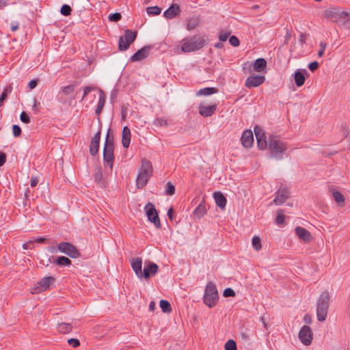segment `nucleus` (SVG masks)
I'll return each mask as SVG.
<instances>
[{"instance_id":"obj_43","label":"nucleus","mask_w":350,"mask_h":350,"mask_svg":"<svg viewBox=\"0 0 350 350\" xmlns=\"http://www.w3.org/2000/svg\"><path fill=\"white\" fill-rule=\"evenodd\" d=\"M154 124L157 126H166L167 121L163 118H157L154 120Z\"/></svg>"},{"instance_id":"obj_1","label":"nucleus","mask_w":350,"mask_h":350,"mask_svg":"<svg viewBox=\"0 0 350 350\" xmlns=\"http://www.w3.org/2000/svg\"><path fill=\"white\" fill-rule=\"evenodd\" d=\"M103 161L105 165L111 170L114 161V139L113 135L110 134V129H108L105 137L103 148Z\"/></svg>"},{"instance_id":"obj_3","label":"nucleus","mask_w":350,"mask_h":350,"mask_svg":"<svg viewBox=\"0 0 350 350\" xmlns=\"http://www.w3.org/2000/svg\"><path fill=\"white\" fill-rule=\"evenodd\" d=\"M152 174V166L150 161L144 159L142 161V167L136 180V186L137 188H143L146 185Z\"/></svg>"},{"instance_id":"obj_30","label":"nucleus","mask_w":350,"mask_h":350,"mask_svg":"<svg viewBox=\"0 0 350 350\" xmlns=\"http://www.w3.org/2000/svg\"><path fill=\"white\" fill-rule=\"evenodd\" d=\"M218 92V90L216 88H204L202 89L199 90L196 92V96H210L213 94H216Z\"/></svg>"},{"instance_id":"obj_35","label":"nucleus","mask_w":350,"mask_h":350,"mask_svg":"<svg viewBox=\"0 0 350 350\" xmlns=\"http://www.w3.org/2000/svg\"><path fill=\"white\" fill-rule=\"evenodd\" d=\"M100 142L92 141L90 145V153L92 156L97 154L99 150Z\"/></svg>"},{"instance_id":"obj_38","label":"nucleus","mask_w":350,"mask_h":350,"mask_svg":"<svg viewBox=\"0 0 350 350\" xmlns=\"http://www.w3.org/2000/svg\"><path fill=\"white\" fill-rule=\"evenodd\" d=\"M224 348L225 350H237V343L234 340L230 339L226 342Z\"/></svg>"},{"instance_id":"obj_51","label":"nucleus","mask_w":350,"mask_h":350,"mask_svg":"<svg viewBox=\"0 0 350 350\" xmlns=\"http://www.w3.org/2000/svg\"><path fill=\"white\" fill-rule=\"evenodd\" d=\"M20 119L21 122L25 124H29L31 121L28 114L25 111L21 112L20 115Z\"/></svg>"},{"instance_id":"obj_41","label":"nucleus","mask_w":350,"mask_h":350,"mask_svg":"<svg viewBox=\"0 0 350 350\" xmlns=\"http://www.w3.org/2000/svg\"><path fill=\"white\" fill-rule=\"evenodd\" d=\"M285 217L283 214V211L280 209L277 212V216L275 218V222L278 225H282L284 223Z\"/></svg>"},{"instance_id":"obj_32","label":"nucleus","mask_w":350,"mask_h":350,"mask_svg":"<svg viewBox=\"0 0 350 350\" xmlns=\"http://www.w3.org/2000/svg\"><path fill=\"white\" fill-rule=\"evenodd\" d=\"M344 28L350 29V14L345 12V16H342L338 24Z\"/></svg>"},{"instance_id":"obj_7","label":"nucleus","mask_w":350,"mask_h":350,"mask_svg":"<svg viewBox=\"0 0 350 350\" xmlns=\"http://www.w3.org/2000/svg\"><path fill=\"white\" fill-rule=\"evenodd\" d=\"M137 32L136 31H132L126 29L124 31V36H120L118 40V49L120 51H126L131 44H132L136 39Z\"/></svg>"},{"instance_id":"obj_36","label":"nucleus","mask_w":350,"mask_h":350,"mask_svg":"<svg viewBox=\"0 0 350 350\" xmlns=\"http://www.w3.org/2000/svg\"><path fill=\"white\" fill-rule=\"evenodd\" d=\"M146 12L150 16H155L159 14L161 10L158 6H150L146 8Z\"/></svg>"},{"instance_id":"obj_50","label":"nucleus","mask_w":350,"mask_h":350,"mask_svg":"<svg viewBox=\"0 0 350 350\" xmlns=\"http://www.w3.org/2000/svg\"><path fill=\"white\" fill-rule=\"evenodd\" d=\"M12 132H13V135L15 137H19L21 135V127L17 125V124H14L12 126Z\"/></svg>"},{"instance_id":"obj_18","label":"nucleus","mask_w":350,"mask_h":350,"mask_svg":"<svg viewBox=\"0 0 350 350\" xmlns=\"http://www.w3.org/2000/svg\"><path fill=\"white\" fill-rule=\"evenodd\" d=\"M242 145L245 148H250L254 142V136L251 130L243 131L241 138Z\"/></svg>"},{"instance_id":"obj_23","label":"nucleus","mask_w":350,"mask_h":350,"mask_svg":"<svg viewBox=\"0 0 350 350\" xmlns=\"http://www.w3.org/2000/svg\"><path fill=\"white\" fill-rule=\"evenodd\" d=\"M180 12V6L174 3L164 12L163 15L166 18L171 19L178 15Z\"/></svg>"},{"instance_id":"obj_59","label":"nucleus","mask_w":350,"mask_h":350,"mask_svg":"<svg viewBox=\"0 0 350 350\" xmlns=\"http://www.w3.org/2000/svg\"><path fill=\"white\" fill-rule=\"evenodd\" d=\"M7 156L3 152H0V167L3 166L6 162Z\"/></svg>"},{"instance_id":"obj_16","label":"nucleus","mask_w":350,"mask_h":350,"mask_svg":"<svg viewBox=\"0 0 350 350\" xmlns=\"http://www.w3.org/2000/svg\"><path fill=\"white\" fill-rule=\"evenodd\" d=\"M325 16L339 24L342 16H345V12L340 11L338 8H330L325 11Z\"/></svg>"},{"instance_id":"obj_20","label":"nucleus","mask_w":350,"mask_h":350,"mask_svg":"<svg viewBox=\"0 0 350 350\" xmlns=\"http://www.w3.org/2000/svg\"><path fill=\"white\" fill-rule=\"evenodd\" d=\"M308 73L306 69H297L295 70L294 73V79L295 83L297 87H301L303 85L306 81L305 75Z\"/></svg>"},{"instance_id":"obj_24","label":"nucleus","mask_w":350,"mask_h":350,"mask_svg":"<svg viewBox=\"0 0 350 350\" xmlns=\"http://www.w3.org/2000/svg\"><path fill=\"white\" fill-rule=\"evenodd\" d=\"M267 68V61L264 58L256 59L252 64V70L257 72H265Z\"/></svg>"},{"instance_id":"obj_27","label":"nucleus","mask_w":350,"mask_h":350,"mask_svg":"<svg viewBox=\"0 0 350 350\" xmlns=\"http://www.w3.org/2000/svg\"><path fill=\"white\" fill-rule=\"evenodd\" d=\"M105 103V92L102 90H99V99H98V102L96 110H95V113L96 115H99L101 113V111L104 107Z\"/></svg>"},{"instance_id":"obj_40","label":"nucleus","mask_w":350,"mask_h":350,"mask_svg":"<svg viewBox=\"0 0 350 350\" xmlns=\"http://www.w3.org/2000/svg\"><path fill=\"white\" fill-rule=\"evenodd\" d=\"M72 12V8L69 5L64 4L60 9V13L65 16H70Z\"/></svg>"},{"instance_id":"obj_44","label":"nucleus","mask_w":350,"mask_h":350,"mask_svg":"<svg viewBox=\"0 0 350 350\" xmlns=\"http://www.w3.org/2000/svg\"><path fill=\"white\" fill-rule=\"evenodd\" d=\"M108 18L110 21L118 22L121 20L122 15L119 12L111 13L108 16Z\"/></svg>"},{"instance_id":"obj_52","label":"nucleus","mask_w":350,"mask_h":350,"mask_svg":"<svg viewBox=\"0 0 350 350\" xmlns=\"http://www.w3.org/2000/svg\"><path fill=\"white\" fill-rule=\"evenodd\" d=\"M229 42L233 46H238L240 44L239 40L235 36H231L230 37Z\"/></svg>"},{"instance_id":"obj_14","label":"nucleus","mask_w":350,"mask_h":350,"mask_svg":"<svg viewBox=\"0 0 350 350\" xmlns=\"http://www.w3.org/2000/svg\"><path fill=\"white\" fill-rule=\"evenodd\" d=\"M275 197L273 202L276 205H281L284 204L286 200L290 197L289 191L287 187L281 186L275 193Z\"/></svg>"},{"instance_id":"obj_62","label":"nucleus","mask_w":350,"mask_h":350,"mask_svg":"<svg viewBox=\"0 0 350 350\" xmlns=\"http://www.w3.org/2000/svg\"><path fill=\"white\" fill-rule=\"evenodd\" d=\"M101 131L100 129L94 135V137L91 139L92 141L100 142Z\"/></svg>"},{"instance_id":"obj_55","label":"nucleus","mask_w":350,"mask_h":350,"mask_svg":"<svg viewBox=\"0 0 350 350\" xmlns=\"http://www.w3.org/2000/svg\"><path fill=\"white\" fill-rule=\"evenodd\" d=\"M319 64L317 62L314 61L308 64V68L310 71L314 72L318 69Z\"/></svg>"},{"instance_id":"obj_31","label":"nucleus","mask_w":350,"mask_h":350,"mask_svg":"<svg viewBox=\"0 0 350 350\" xmlns=\"http://www.w3.org/2000/svg\"><path fill=\"white\" fill-rule=\"evenodd\" d=\"M72 329V326L70 323H61L57 325V331L61 334H68Z\"/></svg>"},{"instance_id":"obj_22","label":"nucleus","mask_w":350,"mask_h":350,"mask_svg":"<svg viewBox=\"0 0 350 350\" xmlns=\"http://www.w3.org/2000/svg\"><path fill=\"white\" fill-rule=\"evenodd\" d=\"M206 212L207 209L206 206L205 199L203 198L200 203L193 211V214L195 217L200 219L206 214Z\"/></svg>"},{"instance_id":"obj_57","label":"nucleus","mask_w":350,"mask_h":350,"mask_svg":"<svg viewBox=\"0 0 350 350\" xmlns=\"http://www.w3.org/2000/svg\"><path fill=\"white\" fill-rule=\"evenodd\" d=\"M8 98V93L7 90L5 89L1 94L0 96V107H2L3 102L7 99Z\"/></svg>"},{"instance_id":"obj_19","label":"nucleus","mask_w":350,"mask_h":350,"mask_svg":"<svg viewBox=\"0 0 350 350\" xmlns=\"http://www.w3.org/2000/svg\"><path fill=\"white\" fill-rule=\"evenodd\" d=\"M131 265L136 275L140 279L142 274V259L139 257L133 258Z\"/></svg>"},{"instance_id":"obj_8","label":"nucleus","mask_w":350,"mask_h":350,"mask_svg":"<svg viewBox=\"0 0 350 350\" xmlns=\"http://www.w3.org/2000/svg\"><path fill=\"white\" fill-rule=\"evenodd\" d=\"M57 250L72 258H77L81 256V253L77 247L69 242H60L57 245Z\"/></svg>"},{"instance_id":"obj_12","label":"nucleus","mask_w":350,"mask_h":350,"mask_svg":"<svg viewBox=\"0 0 350 350\" xmlns=\"http://www.w3.org/2000/svg\"><path fill=\"white\" fill-rule=\"evenodd\" d=\"M152 48L153 46L152 45H146L143 46L141 49L136 51L130 57V61L131 62H140L147 58L149 56L150 51L152 49Z\"/></svg>"},{"instance_id":"obj_53","label":"nucleus","mask_w":350,"mask_h":350,"mask_svg":"<svg viewBox=\"0 0 350 350\" xmlns=\"http://www.w3.org/2000/svg\"><path fill=\"white\" fill-rule=\"evenodd\" d=\"M68 343L73 347H77L80 345V342L77 338H70L68 340Z\"/></svg>"},{"instance_id":"obj_4","label":"nucleus","mask_w":350,"mask_h":350,"mask_svg":"<svg viewBox=\"0 0 350 350\" xmlns=\"http://www.w3.org/2000/svg\"><path fill=\"white\" fill-rule=\"evenodd\" d=\"M329 295L327 291L323 292L319 297L317 306V317L319 321L326 319L329 306Z\"/></svg>"},{"instance_id":"obj_13","label":"nucleus","mask_w":350,"mask_h":350,"mask_svg":"<svg viewBox=\"0 0 350 350\" xmlns=\"http://www.w3.org/2000/svg\"><path fill=\"white\" fill-rule=\"evenodd\" d=\"M159 271V266L152 262L146 261L144 269L142 271L141 278L148 279L151 275H154Z\"/></svg>"},{"instance_id":"obj_48","label":"nucleus","mask_w":350,"mask_h":350,"mask_svg":"<svg viewBox=\"0 0 350 350\" xmlns=\"http://www.w3.org/2000/svg\"><path fill=\"white\" fill-rule=\"evenodd\" d=\"M223 295L225 297H234L235 296V292L231 288H226L224 289V291L223 292Z\"/></svg>"},{"instance_id":"obj_15","label":"nucleus","mask_w":350,"mask_h":350,"mask_svg":"<svg viewBox=\"0 0 350 350\" xmlns=\"http://www.w3.org/2000/svg\"><path fill=\"white\" fill-rule=\"evenodd\" d=\"M265 81V75H250L245 83V87L248 88H256L262 85Z\"/></svg>"},{"instance_id":"obj_29","label":"nucleus","mask_w":350,"mask_h":350,"mask_svg":"<svg viewBox=\"0 0 350 350\" xmlns=\"http://www.w3.org/2000/svg\"><path fill=\"white\" fill-rule=\"evenodd\" d=\"M55 265L59 267H70L72 265V261L68 257L60 256L54 260Z\"/></svg>"},{"instance_id":"obj_5","label":"nucleus","mask_w":350,"mask_h":350,"mask_svg":"<svg viewBox=\"0 0 350 350\" xmlns=\"http://www.w3.org/2000/svg\"><path fill=\"white\" fill-rule=\"evenodd\" d=\"M219 299V294L216 287V285L209 282L207 283L204 290V294L203 296V301L209 308H213L216 305V303Z\"/></svg>"},{"instance_id":"obj_26","label":"nucleus","mask_w":350,"mask_h":350,"mask_svg":"<svg viewBox=\"0 0 350 350\" xmlns=\"http://www.w3.org/2000/svg\"><path fill=\"white\" fill-rule=\"evenodd\" d=\"M215 203L221 209H224L226 206L227 200L221 191L215 192L213 194Z\"/></svg>"},{"instance_id":"obj_17","label":"nucleus","mask_w":350,"mask_h":350,"mask_svg":"<svg viewBox=\"0 0 350 350\" xmlns=\"http://www.w3.org/2000/svg\"><path fill=\"white\" fill-rule=\"evenodd\" d=\"M217 108V105L216 104H213L211 105L206 106L203 104H200L198 106V112L200 116L202 117L208 118L213 116Z\"/></svg>"},{"instance_id":"obj_25","label":"nucleus","mask_w":350,"mask_h":350,"mask_svg":"<svg viewBox=\"0 0 350 350\" xmlns=\"http://www.w3.org/2000/svg\"><path fill=\"white\" fill-rule=\"evenodd\" d=\"M131 142V131L126 126H124L122 131V143L124 148H129Z\"/></svg>"},{"instance_id":"obj_46","label":"nucleus","mask_w":350,"mask_h":350,"mask_svg":"<svg viewBox=\"0 0 350 350\" xmlns=\"http://www.w3.org/2000/svg\"><path fill=\"white\" fill-rule=\"evenodd\" d=\"M62 89V92L65 95H69V94H70L71 93H72L74 92V90H75V85H68V86L63 87Z\"/></svg>"},{"instance_id":"obj_28","label":"nucleus","mask_w":350,"mask_h":350,"mask_svg":"<svg viewBox=\"0 0 350 350\" xmlns=\"http://www.w3.org/2000/svg\"><path fill=\"white\" fill-rule=\"evenodd\" d=\"M200 18L198 16L187 19V29L189 31L195 29L200 25Z\"/></svg>"},{"instance_id":"obj_2","label":"nucleus","mask_w":350,"mask_h":350,"mask_svg":"<svg viewBox=\"0 0 350 350\" xmlns=\"http://www.w3.org/2000/svg\"><path fill=\"white\" fill-rule=\"evenodd\" d=\"M181 49L183 52L189 53L201 49L206 43L204 37L196 35L184 38L181 41Z\"/></svg>"},{"instance_id":"obj_11","label":"nucleus","mask_w":350,"mask_h":350,"mask_svg":"<svg viewBox=\"0 0 350 350\" xmlns=\"http://www.w3.org/2000/svg\"><path fill=\"white\" fill-rule=\"evenodd\" d=\"M298 337L303 345H310L313 338L311 328L308 325H304L299 330Z\"/></svg>"},{"instance_id":"obj_37","label":"nucleus","mask_w":350,"mask_h":350,"mask_svg":"<svg viewBox=\"0 0 350 350\" xmlns=\"http://www.w3.org/2000/svg\"><path fill=\"white\" fill-rule=\"evenodd\" d=\"M254 134L256 138V140H258V138L259 139H263L265 138V133L263 130L259 126H255L254 129Z\"/></svg>"},{"instance_id":"obj_21","label":"nucleus","mask_w":350,"mask_h":350,"mask_svg":"<svg viewBox=\"0 0 350 350\" xmlns=\"http://www.w3.org/2000/svg\"><path fill=\"white\" fill-rule=\"evenodd\" d=\"M295 231L296 235L305 242H309L312 239L310 232L304 228L297 226L295 228Z\"/></svg>"},{"instance_id":"obj_39","label":"nucleus","mask_w":350,"mask_h":350,"mask_svg":"<svg viewBox=\"0 0 350 350\" xmlns=\"http://www.w3.org/2000/svg\"><path fill=\"white\" fill-rule=\"evenodd\" d=\"M252 242V246L255 250L259 251L261 249V241L259 237L256 236L253 237Z\"/></svg>"},{"instance_id":"obj_42","label":"nucleus","mask_w":350,"mask_h":350,"mask_svg":"<svg viewBox=\"0 0 350 350\" xmlns=\"http://www.w3.org/2000/svg\"><path fill=\"white\" fill-rule=\"evenodd\" d=\"M175 186L171 182H167L165 187L166 194L172 196L175 193Z\"/></svg>"},{"instance_id":"obj_49","label":"nucleus","mask_w":350,"mask_h":350,"mask_svg":"<svg viewBox=\"0 0 350 350\" xmlns=\"http://www.w3.org/2000/svg\"><path fill=\"white\" fill-rule=\"evenodd\" d=\"M229 36H230L229 31H221L219 34V40L221 42H225L227 40Z\"/></svg>"},{"instance_id":"obj_10","label":"nucleus","mask_w":350,"mask_h":350,"mask_svg":"<svg viewBox=\"0 0 350 350\" xmlns=\"http://www.w3.org/2000/svg\"><path fill=\"white\" fill-rule=\"evenodd\" d=\"M55 281L53 276H46L42 278L39 282L35 284L32 293H40L46 291L50 286Z\"/></svg>"},{"instance_id":"obj_60","label":"nucleus","mask_w":350,"mask_h":350,"mask_svg":"<svg viewBox=\"0 0 350 350\" xmlns=\"http://www.w3.org/2000/svg\"><path fill=\"white\" fill-rule=\"evenodd\" d=\"M38 183V178L36 176H31L30 180V185L31 187H33L37 185Z\"/></svg>"},{"instance_id":"obj_33","label":"nucleus","mask_w":350,"mask_h":350,"mask_svg":"<svg viewBox=\"0 0 350 350\" xmlns=\"http://www.w3.org/2000/svg\"><path fill=\"white\" fill-rule=\"evenodd\" d=\"M160 308L162 311L165 313H170L172 311V307L170 303L165 299H161L159 303Z\"/></svg>"},{"instance_id":"obj_61","label":"nucleus","mask_w":350,"mask_h":350,"mask_svg":"<svg viewBox=\"0 0 350 350\" xmlns=\"http://www.w3.org/2000/svg\"><path fill=\"white\" fill-rule=\"evenodd\" d=\"M40 105V103H38L37 100L36 98H33V105L32 106V110L36 113L39 111V108L38 105Z\"/></svg>"},{"instance_id":"obj_47","label":"nucleus","mask_w":350,"mask_h":350,"mask_svg":"<svg viewBox=\"0 0 350 350\" xmlns=\"http://www.w3.org/2000/svg\"><path fill=\"white\" fill-rule=\"evenodd\" d=\"M103 174L100 168H98L94 175V181L99 183L101 182Z\"/></svg>"},{"instance_id":"obj_6","label":"nucleus","mask_w":350,"mask_h":350,"mask_svg":"<svg viewBox=\"0 0 350 350\" xmlns=\"http://www.w3.org/2000/svg\"><path fill=\"white\" fill-rule=\"evenodd\" d=\"M268 146L273 157L278 158V154L284 153L286 149V144L277 139L276 137L271 135L268 139Z\"/></svg>"},{"instance_id":"obj_54","label":"nucleus","mask_w":350,"mask_h":350,"mask_svg":"<svg viewBox=\"0 0 350 350\" xmlns=\"http://www.w3.org/2000/svg\"><path fill=\"white\" fill-rule=\"evenodd\" d=\"M319 45L321 49L318 52V56L322 57L324 54L325 49L327 47V44L324 42H321Z\"/></svg>"},{"instance_id":"obj_56","label":"nucleus","mask_w":350,"mask_h":350,"mask_svg":"<svg viewBox=\"0 0 350 350\" xmlns=\"http://www.w3.org/2000/svg\"><path fill=\"white\" fill-rule=\"evenodd\" d=\"M94 89V88H92L90 86H85L83 89V94L81 97V101L83 100V99L85 98V96Z\"/></svg>"},{"instance_id":"obj_45","label":"nucleus","mask_w":350,"mask_h":350,"mask_svg":"<svg viewBox=\"0 0 350 350\" xmlns=\"http://www.w3.org/2000/svg\"><path fill=\"white\" fill-rule=\"evenodd\" d=\"M257 145L260 150H265L268 146V142L266 140V137L263 139L258 138Z\"/></svg>"},{"instance_id":"obj_9","label":"nucleus","mask_w":350,"mask_h":350,"mask_svg":"<svg viewBox=\"0 0 350 350\" xmlns=\"http://www.w3.org/2000/svg\"><path fill=\"white\" fill-rule=\"evenodd\" d=\"M145 211L146 213V216L148 219L152 224H154V226L159 229L161 227V224L160 222V219L158 215V213L154 206L153 204L149 202L148 203L145 208Z\"/></svg>"},{"instance_id":"obj_34","label":"nucleus","mask_w":350,"mask_h":350,"mask_svg":"<svg viewBox=\"0 0 350 350\" xmlns=\"http://www.w3.org/2000/svg\"><path fill=\"white\" fill-rule=\"evenodd\" d=\"M332 197L334 199V200L336 201V202L338 203V204H342V205L344 204L345 197L340 192H339L338 191H332Z\"/></svg>"},{"instance_id":"obj_58","label":"nucleus","mask_w":350,"mask_h":350,"mask_svg":"<svg viewBox=\"0 0 350 350\" xmlns=\"http://www.w3.org/2000/svg\"><path fill=\"white\" fill-rule=\"evenodd\" d=\"M33 246H34L33 241H29L23 244V248L24 250L32 249L33 247Z\"/></svg>"},{"instance_id":"obj_63","label":"nucleus","mask_w":350,"mask_h":350,"mask_svg":"<svg viewBox=\"0 0 350 350\" xmlns=\"http://www.w3.org/2000/svg\"><path fill=\"white\" fill-rule=\"evenodd\" d=\"M101 131L100 129L94 135V137L91 139L92 141L100 142Z\"/></svg>"},{"instance_id":"obj_64","label":"nucleus","mask_w":350,"mask_h":350,"mask_svg":"<svg viewBox=\"0 0 350 350\" xmlns=\"http://www.w3.org/2000/svg\"><path fill=\"white\" fill-rule=\"evenodd\" d=\"M38 84V81L36 79H33L29 82L28 86L30 89H33L36 87Z\"/></svg>"}]
</instances>
